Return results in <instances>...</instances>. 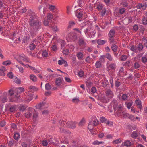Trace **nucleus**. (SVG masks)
Here are the masks:
<instances>
[{
    "label": "nucleus",
    "instance_id": "nucleus-1",
    "mask_svg": "<svg viewBox=\"0 0 147 147\" xmlns=\"http://www.w3.org/2000/svg\"><path fill=\"white\" fill-rule=\"evenodd\" d=\"M113 107L115 113L118 116H123L124 118L128 117L129 114L126 113L123 111L122 104H118L116 101H113Z\"/></svg>",
    "mask_w": 147,
    "mask_h": 147
},
{
    "label": "nucleus",
    "instance_id": "nucleus-2",
    "mask_svg": "<svg viewBox=\"0 0 147 147\" xmlns=\"http://www.w3.org/2000/svg\"><path fill=\"white\" fill-rule=\"evenodd\" d=\"M76 34L74 32H71L68 34L66 36V39L68 42L72 40L75 41L77 39Z\"/></svg>",
    "mask_w": 147,
    "mask_h": 147
},
{
    "label": "nucleus",
    "instance_id": "nucleus-3",
    "mask_svg": "<svg viewBox=\"0 0 147 147\" xmlns=\"http://www.w3.org/2000/svg\"><path fill=\"white\" fill-rule=\"evenodd\" d=\"M86 36L88 38H91L95 34V32L93 30L91 27H88L84 31Z\"/></svg>",
    "mask_w": 147,
    "mask_h": 147
},
{
    "label": "nucleus",
    "instance_id": "nucleus-4",
    "mask_svg": "<svg viewBox=\"0 0 147 147\" xmlns=\"http://www.w3.org/2000/svg\"><path fill=\"white\" fill-rule=\"evenodd\" d=\"M62 122L63 123V124H64L65 126H66L69 127L74 129L76 127V123L75 122L72 121H61V123L62 124L61 125H62Z\"/></svg>",
    "mask_w": 147,
    "mask_h": 147
},
{
    "label": "nucleus",
    "instance_id": "nucleus-5",
    "mask_svg": "<svg viewBox=\"0 0 147 147\" xmlns=\"http://www.w3.org/2000/svg\"><path fill=\"white\" fill-rule=\"evenodd\" d=\"M115 34V30L113 29L111 30L109 33V40L111 43H113L114 41Z\"/></svg>",
    "mask_w": 147,
    "mask_h": 147
},
{
    "label": "nucleus",
    "instance_id": "nucleus-6",
    "mask_svg": "<svg viewBox=\"0 0 147 147\" xmlns=\"http://www.w3.org/2000/svg\"><path fill=\"white\" fill-rule=\"evenodd\" d=\"M21 60L25 62H28V59L24 55H19L18 61L20 64L22 65H24L22 61H21Z\"/></svg>",
    "mask_w": 147,
    "mask_h": 147
},
{
    "label": "nucleus",
    "instance_id": "nucleus-7",
    "mask_svg": "<svg viewBox=\"0 0 147 147\" xmlns=\"http://www.w3.org/2000/svg\"><path fill=\"white\" fill-rule=\"evenodd\" d=\"M106 97L109 99L112 98L114 96L113 92L110 89H107L105 91Z\"/></svg>",
    "mask_w": 147,
    "mask_h": 147
},
{
    "label": "nucleus",
    "instance_id": "nucleus-8",
    "mask_svg": "<svg viewBox=\"0 0 147 147\" xmlns=\"http://www.w3.org/2000/svg\"><path fill=\"white\" fill-rule=\"evenodd\" d=\"M115 67L116 65L115 64H111L107 66V70L109 72H111V71H115L116 69Z\"/></svg>",
    "mask_w": 147,
    "mask_h": 147
},
{
    "label": "nucleus",
    "instance_id": "nucleus-9",
    "mask_svg": "<svg viewBox=\"0 0 147 147\" xmlns=\"http://www.w3.org/2000/svg\"><path fill=\"white\" fill-rule=\"evenodd\" d=\"M147 4L146 3L143 4L139 3L136 6V7L137 9L142 8L143 10H144L146 8Z\"/></svg>",
    "mask_w": 147,
    "mask_h": 147
},
{
    "label": "nucleus",
    "instance_id": "nucleus-10",
    "mask_svg": "<svg viewBox=\"0 0 147 147\" xmlns=\"http://www.w3.org/2000/svg\"><path fill=\"white\" fill-rule=\"evenodd\" d=\"M6 71L5 67L2 66L0 68V75L2 76H4L5 74V72Z\"/></svg>",
    "mask_w": 147,
    "mask_h": 147
},
{
    "label": "nucleus",
    "instance_id": "nucleus-11",
    "mask_svg": "<svg viewBox=\"0 0 147 147\" xmlns=\"http://www.w3.org/2000/svg\"><path fill=\"white\" fill-rule=\"evenodd\" d=\"M100 98L101 102L105 103L107 102L109 100L103 95H101L100 97Z\"/></svg>",
    "mask_w": 147,
    "mask_h": 147
},
{
    "label": "nucleus",
    "instance_id": "nucleus-12",
    "mask_svg": "<svg viewBox=\"0 0 147 147\" xmlns=\"http://www.w3.org/2000/svg\"><path fill=\"white\" fill-rule=\"evenodd\" d=\"M135 103L137 106L141 110L142 109V106L140 100L138 98H137L135 100Z\"/></svg>",
    "mask_w": 147,
    "mask_h": 147
},
{
    "label": "nucleus",
    "instance_id": "nucleus-13",
    "mask_svg": "<svg viewBox=\"0 0 147 147\" xmlns=\"http://www.w3.org/2000/svg\"><path fill=\"white\" fill-rule=\"evenodd\" d=\"M13 36L12 37V40H14V42L16 43L19 42H20V38L19 37H18L17 38H16V34L15 33H14L13 34Z\"/></svg>",
    "mask_w": 147,
    "mask_h": 147
},
{
    "label": "nucleus",
    "instance_id": "nucleus-14",
    "mask_svg": "<svg viewBox=\"0 0 147 147\" xmlns=\"http://www.w3.org/2000/svg\"><path fill=\"white\" fill-rule=\"evenodd\" d=\"M105 8L104 7V5L102 3H99L97 4L96 9L98 11H101Z\"/></svg>",
    "mask_w": 147,
    "mask_h": 147
},
{
    "label": "nucleus",
    "instance_id": "nucleus-15",
    "mask_svg": "<svg viewBox=\"0 0 147 147\" xmlns=\"http://www.w3.org/2000/svg\"><path fill=\"white\" fill-rule=\"evenodd\" d=\"M32 109H31L29 111L25 113L24 115L27 118H29L32 115Z\"/></svg>",
    "mask_w": 147,
    "mask_h": 147
},
{
    "label": "nucleus",
    "instance_id": "nucleus-16",
    "mask_svg": "<svg viewBox=\"0 0 147 147\" xmlns=\"http://www.w3.org/2000/svg\"><path fill=\"white\" fill-rule=\"evenodd\" d=\"M19 96L18 94L15 95L13 98H11L10 99V101L12 102H15L18 100Z\"/></svg>",
    "mask_w": 147,
    "mask_h": 147
},
{
    "label": "nucleus",
    "instance_id": "nucleus-17",
    "mask_svg": "<svg viewBox=\"0 0 147 147\" xmlns=\"http://www.w3.org/2000/svg\"><path fill=\"white\" fill-rule=\"evenodd\" d=\"M133 143L131 142L129 140H127L124 142L123 145L127 147H129Z\"/></svg>",
    "mask_w": 147,
    "mask_h": 147
},
{
    "label": "nucleus",
    "instance_id": "nucleus-18",
    "mask_svg": "<svg viewBox=\"0 0 147 147\" xmlns=\"http://www.w3.org/2000/svg\"><path fill=\"white\" fill-rule=\"evenodd\" d=\"M133 17L131 16L125 18L123 20L124 21H128V24L132 22H133Z\"/></svg>",
    "mask_w": 147,
    "mask_h": 147
},
{
    "label": "nucleus",
    "instance_id": "nucleus-19",
    "mask_svg": "<svg viewBox=\"0 0 147 147\" xmlns=\"http://www.w3.org/2000/svg\"><path fill=\"white\" fill-rule=\"evenodd\" d=\"M77 56L78 59L81 60L83 59L84 55L82 53L78 52L77 53Z\"/></svg>",
    "mask_w": 147,
    "mask_h": 147
},
{
    "label": "nucleus",
    "instance_id": "nucleus-20",
    "mask_svg": "<svg viewBox=\"0 0 147 147\" xmlns=\"http://www.w3.org/2000/svg\"><path fill=\"white\" fill-rule=\"evenodd\" d=\"M62 79L60 78H57L56 79L55 81L56 84L57 86H59L61 85Z\"/></svg>",
    "mask_w": 147,
    "mask_h": 147
},
{
    "label": "nucleus",
    "instance_id": "nucleus-21",
    "mask_svg": "<svg viewBox=\"0 0 147 147\" xmlns=\"http://www.w3.org/2000/svg\"><path fill=\"white\" fill-rule=\"evenodd\" d=\"M105 57L106 58L108 59L110 61H112L113 60V57L111 55L108 53H107L105 55Z\"/></svg>",
    "mask_w": 147,
    "mask_h": 147
},
{
    "label": "nucleus",
    "instance_id": "nucleus-22",
    "mask_svg": "<svg viewBox=\"0 0 147 147\" xmlns=\"http://www.w3.org/2000/svg\"><path fill=\"white\" fill-rule=\"evenodd\" d=\"M141 61L144 63L147 62V53H146L145 55L142 57Z\"/></svg>",
    "mask_w": 147,
    "mask_h": 147
},
{
    "label": "nucleus",
    "instance_id": "nucleus-23",
    "mask_svg": "<svg viewBox=\"0 0 147 147\" xmlns=\"http://www.w3.org/2000/svg\"><path fill=\"white\" fill-rule=\"evenodd\" d=\"M130 49L135 53H137L138 52L137 47L136 46L132 45L131 46Z\"/></svg>",
    "mask_w": 147,
    "mask_h": 147
},
{
    "label": "nucleus",
    "instance_id": "nucleus-24",
    "mask_svg": "<svg viewBox=\"0 0 147 147\" xmlns=\"http://www.w3.org/2000/svg\"><path fill=\"white\" fill-rule=\"evenodd\" d=\"M90 122L94 126H96L98 123V121L97 119L93 120Z\"/></svg>",
    "mask_w": 147,
    "mask_h": 147
},
{
    "label": "nucleus",
    "instance_id": "nucleus-25",
    "mask_svg": "<svg viewBox=\"0 0 147 147\" xmlns=\"http://www.w3.org/2000/svg\"><path fill=\"white\" fill-rule=\"evenodd\" d=\"M19 110L20 111H23L26 108V107L23 105H20L19 107Z\"/></svg>",
    "mask_w": 147,
    "mask_h": 147
},
{
    "label": "nucleus",
    "instance_id": "nucleus-26",
    "mask_svg": "<svg viewBox=\"0 0 147 147\" xmlns=\"http://www.w3.org/2000/svg\"><path fill=\"white\" fill-rule=\"evenodd\" d=\"M30 24L31 26H36V22H35L33 20V19L32 18L30 19Z\"/></svg>",
    "mask_w": 147,
    "mask_h": 147
},
{
    "label": "nucleus",
    "instance_id": "nucleus-27",
    "mask_svg": "<svg viewBox=\"0 0 147 147\" xmlns=\"http://www.w3.org/2000/svg\"><path fill=\"white\" fill-rule=\"evenodd\" d=\"M94 126L90 122L88 125V127L90 131H91Z\"/></svg>",
    "mask_w": 147,
    "mask_h": 147
},
{
    "label": "nucleus",
    "instance_id": "nucleus-28",
    "mask_svg": "<svg viewBox=\"0 0 147 147\" xmlns=\"http://www.w3.org/2000/svg\"><path fill=\"white\" fill-rule=\"evenodd\" d=\"M75 24L73 21H70L69 23V25L68 27V28H69L73 26Z\"/></svg>",
    "mask_w": 147,
    "mask_h": 147
},
{
    "label": "nucleus",
    "instance_id": "nucleus-29",
    "mask_svg": "<svg viewBox=\"0 0 147 147\" xmlns=\"http://www.w3.org/2000/svg\"><path fill=\"white\" fill-rule=\"evenodd\" d=\"M106 41L102 40H97V42L99 45H102L105 43L106 42Z\"/></svg>",
    "mask_w": 147,
    "mask_h": 147
},
{
    "label": "nucleus",
    "instance_id": "nucleus-30",
    "mask_svg": "<svg viewBox=\"0 0 147 147\" xmlns=\"http://www.w3.org/2000/svg\"><path fill=\"white\" fill-rule=\"evenodd\" d=\"M86 122L85 121L84 118H82L81 121L79 123V125L80 126H82L84 125Z\"/></svg>",
    "mask_w": 147,
    "mask_h": 147
},
{
    "label": "nucleus",
    "instance_id": "nucleus-31",
    "mask_svg": "<svg viewBox=\"0 0 147 147\" xmlns=\"http://www.w3.org/2000/svg\"><path fill=\"white\" fill-rule=\"evenodd\" d=\"M11 62L9 60H7L2 63L3 65H8L11 64Z\"/></svg>",
    "mask_w": 147,
    "mask_h": 147
},
{
    "label": "nucleus",
    "instance_id": "nucleus-32",
    "mask_svg": "<svg viewBox=\"0 0 147 147\" xmlns=\"http://www.w3.org/2000/svg\"><path fill=\"white\" fill-rule=\"evenodd\" d=\"M79 43L80 46H83L84 45L85 42L83 39L80 38L79 40Z\"/></svg>",
    "mask_w": 147,
    "mask_h": 147
},
{
    "label": "nucleus",
    "instance_id": "nucleus-33",
    "mask_svg": "<svg viewBox=\"0 0 147 147\" xmlns=\"http://www.w3.org/2000/svg\"><path fill=\"white\" fill-rule=\"evenodd\" d=\"M54 31L57 32L58 31V29L57 28V26L56 25H53V24L50 27Z\"/></svg>",
    "mask_w": 147,
    "mask_h": 147
},
{
    "label": "nucleus",
    "instance_id": "nucleus-34",
    "mask_svg": "<svg viewBox=\"0 0 147 147\" xmlns=\"http://www.w3.org/2000/svg\"><path fill=\"white\" fill-rule=\"evenodd\" d=\"M104 143V142L102 141H98L97 140H96L94 141L93 142V144L94 145H99L100 144H102Z\"/></svg>",
    "mask_w": 147,
    "mask_h": 147
},
{
    "label": "nucleus",
    "instance_id": "nucleus-35",
    "mask_svg": "<svg viewBox=\"0 0 147 147\" xmlns=\"http://www.w3.org/2000/svg\"><path fill=\"white\" fill-rule=\"evenodd\" d=\"M53 15L52 14L50 13H48L47 16V20H49L52 19L53 18Z\"/></svg>",
    "mask_w": 147,
    "mask_h": 147
},
{
    "label": "nucleus",
    "instance_id": "nucleus-36",
    "mask_svg": "<svg viewBox=\"0 0 147 147\" xmlns=\"http://www.w3.org/2000/svg\"><path fill=\"white\" fill-rule=\"evenodd\" d=\"M137 47L138 51L141 50L143 49V46L142 44L141 43H139Z\"/></svg>",
    "mask_w": 147,
    "mask_h": 147
},
{
    "label": "nucleus",
    "instance_id": "nucleus-37",
    "mask_svg": "<svg viewBox=\"0 0 147 147\" xmlns=\"http://www.w3.org/2000/svg\"><path fill=\"white\" fill-rule=\"evenodd\" d=\"M44 24L45 26H48L49 27H50L51 25V24L49 23V21L47 20H45L44 22Z\"/></svg>",
    "mask_w": 147,
    "mask_h": 147
},
{
    "label": "nucleus",
    "instance_id": "nucleus-38",
    "mask_svg": "<svg viewBox=\"0 0 147 147\" xmlns=\"http://www.w3.org/2000/svg\"><path fill=\"white\" fill-rule=\"evenodd\" d=\"M128 96L127 94H123L121 96V98L123 100H126L128 98Z\"/></svg>",
    "mask_w": 147,
    "mask_h": 147
},
{
    "label": "nucleus",
    "instance_id": "nucleus-39",
    "mask_svg": "<svg viewBox=\"0 0 147 147\" xmlns=\"http://www.w3.org/2000/svg\"><path fill=\"white\" fill-rule=\"evenodd\" d=\"M30 79L33 81H36V77L33 75H30Z\"/></svg>",
    "mask_w": 147,
    "mask_h": 147
},
{
    "label": "nucleus",
    "instance_id": "nucleus-40",
    "mask_svg": "<svg viewBox=\"0 0 147 147\" xmlns=\"http://www.w3.org/2000/svg\"><path fill=\"white\" fill-rule=\"evenodd\" d=\"M111 48L113 51L114 52H115L117 51V47L116 45L114 44L112 45L111 47Z\"/></svg>",
    "mask_w": 147,
    "mask_h": 147
},
{
    "label": "nucleus",
    "instance_id": "nucleus-41",
    "mask_svg": "<svg viewBox=\"0 0 147 147\" xmlns=\"http://www.w3.org/2000/svg\"><path fill=\"white\" fill-rule=\"evenodd\" d=\"M105 123L109 126H112L113 124V122L111 121H109L107 119Z\"/></svg>",
    "mask_w": 147,
    "mask_h": 147
},
{
    "label": "nucleus",
    "instance_id": "nucleus-42",
    "mask_svg": "<svg viewBox=\"0 0 147 147\" xmlns=\"http://www.w3.org/2000/svg\"><path fill=\"white\" fill-rule=\"evenodd\" d=\"M142 23L144 25H146L147 24V18L145 17H144L142 19Z\"/></svg>",
    "mask_w": 147,
    "mask_h": 147
},
{
    "label": "nucleus",
    "instance_id": "nucleus-43",
    "mask_svg": "<svg viewBox=\"0 0 147 147\" xmlns=\"http://www.w3.org/2000/svg\"><path fill=\"white\" fill-rule=\"evenodd\" d=\"M14 82L18 84H20L21 83L20 80L16 77L14 78Z\"/></svg>",
    "mask_w": 147,
    "mask_h": 147
},
{
    "label": "nucleus",
    "instance_id": "nucleus-44",
    "mask_svg": "<svg viewBox=\"0 0 147 147\" xmlns=\"http://www.w3.org/2000/svg\"><path fill=\"white\" fill-rule=\"evenodd\" d=\"M101 65V64L100 62L98 61H97L96 62L95 66L97 68H100Z\"/></svg>",
    "mask_w": 147,
    "mask_h": 147
},
{
    "label": "nucleus",
    "instance_id": "nucleus-45",
    "mask_svg": "<svg viewBox=\"0 0 147 147\" xmlns=\"http://www.w3.org/2000/svg\"><path fill=\"white\" fill-rule=\"evenodd\" d=\"M17 90L18 93H21L24 91V89L23 87H19L18 88Z\"/></svg>",
    "mask_w": 147,
    "mask_h": 147
},
{
    "label": "nucleus",
    "instance_id": "nucleus-46",
    "mask_svg": "<svg viewBox=\"0 0 147 147\" xmlns=\"http://www.w3.org/2000/svg\"><path fill=\"white\" fill-rule=\"evenodd\" d=\"M51 87V86L48 83H47L45 85V88L46 90H50Z\"/></svg>",
    "mask_w": 147,
    "mask_h": 147
},
{
    "label": "nucleus",
    "instance_id": "nucleus-47",
    "mask_svg": "<svg viewBox=\"0 0 147 147\" xmlns=\"http://www.w3.org/2000/svg\"><path fill=\"white\" fill-rule=\"evenodd\" d=\"M29 47L30 50H32L35 49L36 47V46L34 44L32 43L30 45Z\"/></svg>",
    "mask_w": 147,
    "mask_h": 147
},
{
    "label": "nucleus",
    "instance_id": "nucleus-48",
    "mask_svg": "<svg viewBox=\"0 0 147 147\" xmlns=\"http://www.w3.org/2000/svg\"><path fill=\"white\" fill-rule=\"evenodd\" d=\"M68 50L66 49H64L63 51V54L65 55H67L68 54Z\"/></svg>",
    "mask_w": 147,
    "mask_h": 147
},
{
    "label": "nucleus",
    "instance_id": "nucleus-49",
    "mask_svg": "<svg viewBox=\"0 0 147 147\" xmlns=\"http://www.w3.org/2000/svg\"><path fill=\"white\" fill-rule=\"evenodd\" d=\"M7 101V95L4 96L2 98V101L3 103H5Z\"/></svg>",
    "mask_w": 147,
    "mask_h": 147
},
{
    "label": "nucleus",
    "instance_id": "nucleus-50",
    "mask_svg": "<svg viewBox=\"0 0 147 147\" xmlns=\"http://www.w3.org/2000/svg\"><path fill=\"white\" fill-rule=\"evenodd\" d=\"M108 82L107 81L105 80L102 83V86L103 87H105L108 85Z\"/></svg>",
    "mask_w": 147,
    "mask_h": 147
},
{
    "label": "nucleus",
    "instance_id": "nucleus-51",
    "mask_svg": "<svg viewBox=\"0 0 147 147\" xmlns=\"http://www.w3.org/2000/svg\"><path fill=\"white\" fill-rule=\"evenodd\" d=\"M106 13V10L105 8L101 10V15L102 16H104Z\"/></svg>",
    "mask_w": 147,
    "mask_h": 147
},
{
    "label": "nucleus",
    "instance_id": "nucleus-52",
    "mask_svg": "<svg viewBox=\"0 0 147 147\" xmlns=\"http://www.w3.org/2000/svg\"><path fill=\"white\" fill-rule=\"evenodd\" d=\"M51 48L52 51H55L57 49V46L55 45H52Z\"/></svg>",
    "mask_w": 147,
    "mask_h": 147
},
{
    "label": "nucleus",
    "instance_id": "nucleus-53",
    "mask_svg": "<svg viewBox=\"0 0 147 147\" xmlns=\"http://www.w3.org/2000/svg\"><path fill=\"white\" fill-rule=\"evenodd\" d=\"M143 41L142 42L144 44V46L147 48V41L145 38H142Z\"/></svg>",
    "mask_w": 147,
    "mask_h": 147
},
{
    "label": "nucleus",
    "instance_id": "nucleus-54",
    "mask_svg": "<svg viewBox=\"0 0 147 147\" xmlns=\"http://www.w3.org/2000/svg\"><path fill=\"white\" fill-rule=\"evenodd\" d=\"M132 137L135 138H136L138 136V134L136 131L134 132L131 134Z\"/></svg>",
    "mask_w": 147,
    "mask_h": 147
},
{
    "label": "nucleus",
    "instance_id": "nucleus-55",
    "mask_svg": "<svg viewBox=\"0 0 147 147\" xmlns=\"http://www.w3.org/2000/svg\"><path fill=\"white\" fill-rule=\"evenodd\" d=\"M42 55L44 57H46L48 56V53L46 50L42 52Z\"/></svg>",
    "mask_w": 147,
    "mask_h": 147
},
{
    "label": "nucleus",
    "instance_id": "nucleus-56",
    "mask_svg": "<svg viewBox=\"0 0 147 147\" xmlns=\"http://www.w3.org/2000/svg\"><path fill=\"white\" fill-rule=\"evenodd\" d=\"M49 9L51 11H53L55 9V7L52 5H49Z\"/></svg>",
    "mask_w": 147,
    "mask_h": 147
},
{
    "label": "nucleus",
    "instance_id": "nucleus-57",
    "mask_svg": "<svg viewBox=\"0 0 147 147\" xmlns=\"http://www.w3.org/2000/svg\"><path fill=\"white\" fill-rule=\"evenodd\" d=\"M16 109V108L15 106H13L10 107L9 110L11 112H13L15 111Z\"/></svg>",
    "mask_w": 147,
    "mask_h": 147
},
{
    "label": "nucleus",
    "instance_id": "nucleus-58",
    "mask_svg": "<svg viewBox=\"0 0 147 147\" xmlns=\"http://www.w3.org/2000/svg\"><path fill=\"white\" fill-rule=\"evenodd\" d=\"M127 58V56L125 55H122L121 57V60L122 61H124L126 60Z\"/></svg>",
    "mask_w": 147,
    "mask_h": 147
},
{
    "label": "nucleus",
    "instance_id": "nucleus-59",
    "mask_svg": "<svg viewBox=\"0 0 147 147\" xmlns=\"http://www.w3.org/2000/svg\"><path fill=\"white\" fill-rule=\"evenodd\" d=\"M127 107L128 109H129L132 105V102H129L126 103Z\"/></svg>",
    "mask_w": 147,
    "mask_h": 147
},
{
    "label": "nucleus",
    "instance_id": "nucleus-60",
    "mask_svg": "<svg viewBox=\"0 0 147 147\" xmlns=\"http://www.w3.org/2000/svg\"><path fill=\"white\" fill-rule=\"evenodd\" d=\"M5 125V122L4 121H2L0 122V127H3Z\"/></svg>",
    "mask_w": 147,
    "mask_h": 147
},
{
    "label": "nucleus",
    "instance_id": "nucleus-61",
    "mask_svg": "<svg viewBox=\"0 0 147 147\" xmlns=\"http://www.w3.org/2000/svg\"><path fill=\"white\" fill-rule=\"evenodd\" d=\"M105 55H101L100 57V60L101 62H104L105 61Z\"/></svg>",
    "mask_w": 147,
    "mask_h": 147
},
{
    "label": "nucleus",
    "instance_id": "nucleus-62",
    "mask_svg": "<svg viewBox=\"0 0 147 147\" xmlns=\"http://www.w3.org/2000/svg\"><path fill=\"white\" fill-rule=\"evenodd\" d=\"M9 92V95L10 96H11L13 95L14 94V92L13 90L10 89L8 91Z\"/></svg>",
    "mask_w": 147,
    "mask_h": 147
},
{
    "label": "nucleus",
    "instance_id": "nucleus-63",
    "mask_svg": "<svg viewBox=\"0 0 147 147\" xmlns=\"http://www.w3.org/2000/svg\"><path fill=\"white\" fill-rule=\"evenodd\" d=\"M125 12V9L124 8H121L119 10V13L121 14H123Z\"/></svg>",
    "mask_w": 147,
    "mask_h": 147
},
{
    "label": "nucleus",
    "instance_id": "nucleus-64",
    "mask_svg": "<svg viewBox=\"0 0 147 147\" xmlns=\"http://www.w3.org/2000/svg\"><path fill=\"white\" fill-rule=\"evenodd\" d=\"M96 90H97L96 88L94 87H92L91 89V91L93 93H95L96 92Z\"/></svg>",
    "mask_w": 147,
    "mask_h": 147
}]
</instances>
